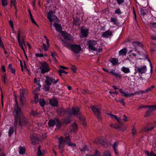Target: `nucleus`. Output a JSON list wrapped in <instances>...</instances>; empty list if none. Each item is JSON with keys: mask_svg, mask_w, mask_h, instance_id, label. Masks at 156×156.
Here are the masks:
<instances>
[{"mask_svg": "<svg viewBox=\"0 0 156 156\" xmlns=\"http://www.w3.org/2000/svg\"><path fill=\"white\" fill-rule=\"evenodd\" d=\"M13 114L15 118L14 126L15 127H16L18 122L21 126L24 125H29V122L24 118L21 109L18 107V104L16 101Z\"/></svg>", "mask_w": 156, "mask_h": 156, "instance_id": "1", "label": "nucleus"}, {"mask_svg": "<svg viewBox=\"0 0 156 156\" xmlns=\"http://www.w3.org/2000/svg\"><path fill=\"white\" fill-rule=\"evenodd\" d=\"M65 139V140H64L63 137L62 136L58 138V146L59 149H62L64 147L65 143H67L68 146L72 147H75L76 146L75 144L70 142V139L69 136H66Z\"/></svg>", "mask_w": 156, "mask_h": 156, "instance_id": "2", "label": "nucleus"}, {"mask_svg": "<svg viewBox=\"0 0 156 156\" xmlns=\"http://www.w3.org/2000/svg\"><path fill=\"white\" fill-rule=\"evenodd\" d=\"M80 109L77 107L76 108H73L72 109L69 110L67 111V112L70 115H76L77 117L82 120L84 122V118L82 117L79 112Z\"/></svg>", "mask_w": 156, "mask_h": 156, "instance_id": "3", "label": "nucleus"}, {"mask_svg": "<svg viewBox=\"0 0 156 156\" xmlns=\"http://www.w3.org/2000/svg\"><path fill=\"white\" fill-rule=\"evenodd\" d=\"M135 72L134 73L135 75H136L137 73H139V75L138 76H137V78L138 79H141V75L146 73L147 70L146 66H136L135 68Z\"/></svg>", "mask_w": 156, "mask_h": 156, "instance_id": "4", "label": "nucleus"}, {"mask_svg": "<svg viewBox=\"0 0 156 156\" xmlns=\"http://www.w3.org/2000/svg\"><path fill=\"white\" fill-rule=\"evenodd\" d=\"M87 45L90 50L97 51L98 45L97 41L93 40L89 41L87 42Z\"/></svg>", "mask_w": 156, "mask_h": 156, "instance_id": "5", "label": "nucleus"}, {"mask_svg": "<svg viewBox=\"0 0 156 156\" xmlns=\"http://www.w3.org/2000/svg\"><path fill=\"white\" fill-rule=\"evenodd\" d=\"M47 17L50 22L51 27L52 28L53 22H57L58 18L52 11H50L48 14Z\"/></svg>", "mask_w": 156, "mask_h": 156, "instance_id": "6", "label": "nucleus"}, {"mask_svg": "<svg viewBox=\"0 0 156 156\" xmlns=\"http://www.w3.org/2000/svg\"><path fill=\"white\" fill-rule=\"evenodd\" d=\"M17 39L19 43V45L23 50L25 56L27 57V56L25 54V51L23 47V45H24L25 46H26V44L24 42V41L23 39L22 38L21 39L20 32V30H19L18 31Z\"/></svg>", "mask_w": 156, "mask_h": 156, "instance_id": "7", "label": "nucleus"}, {"mask_svg": "<svg viewBox=\"0 0 156 156\" xmlns=\"http://www.w3.org/2000/svg\"><path fill=\"white\" fill-rule=\"evenodd\" d=\"M20 99L21 104L22 105H24L26 104V98L24 96V94L26 93L27 90L24 89H20Z\"/></svg>", "mask_w": 156, "mask_h": 156, "instance_id": "8", "label": "nucleus"}, {"mask_svg": "<svg viewBox=\"0 0 156 156\" xmlns=\"http://www.w3.org/2000/svg\"><path fill=\"white\" fill-rule=\"evenodd\" d=\"M41 66L40 67L41 70V72L42 74H44L45 73L48 72L50 69L48 64L46 62H44L41 63Z\"/></svg>", "mask_w": 156, "mask_h": 156, "instance_id": "9", "label": "nucleus"}, {"mask_svg": "<svg viewBox=\"0 0 156 156\" xmlns=\"http://www.w3.org/2000/svg\"><path fill=\"white\" fill-rule=\"evenodd\" d=\"M91 108L94 114L97 117L98 119H101V113L99 109L98 108L97 106H92Z\"/></svg>", "mask_w": 156, "mask_h": 156, "instance_id": "10", "label": "nucleus"}, {"mask_svg": "<svg viewBox=\"0 0 156 156\" xmlns=\"http://www.w3.org/2000/svg\"><path fill=\"white\" fill-rule=\"evenodd\" d=\"M131 44L132 45L130 46V48L133 49H135V51L136 53L140 54V52L139 51L137 50L136 48L138 46H141L142 45L141 43L138 41H132Z\"/></svg>", "mask_w": 156, "mask_h": 156, "instance_id": "11", "label": "nucleus"}, {"mask_svg": "<svg viewBox=\"0 0 156 156\" xmlns=\"http://www.w3.org/2000/svg\"><path fill=\"white\" fill-rule=\"evenodd\" d=\"M71 48L75 54H78L81 50L80 46L76 44H71Z\"/></svg>", "mask_w": 156, "mask_h": 156, "instance_id": "12", "label": "nucleus"}, {"mask_svg": "<svg viewBox=\"0 0 156 156\" xmlns=\"http://www.w3.org/2000/svg\"><path fill=\"white\" fill-rule=\"evenodd\" d=\"M94 142L97 144H103L106 142L105 139L103 136H101L97 138L94 141Z\"/></svg>", "mask_w": 156, "mask_h": 156, "instance_id": "13", "label": "nucleus"}, {"mask_svg": "<svg viewBox=\"0 0 156 156\" xmlns=\"http://www.w3.org/2000/svg\"><path fill=\"white\" fill-rule=\"evenodd\" d=\"M62 36L66 39L69 41H73V37L72 35L68 33L61 31Z\"/></svg>", "mask_w": 156, "mask_h": 156, "instance_id": "14", "label": "nucleus"}, {"mask_svg": "<svg viewBox=\"0 0 156 156\" xmlns=\"http://www.w3.org/2000/svg\"><path fill=\"white\" fill-rule=\"evenodd\" d=\"M112 32L110 30H108L104 32H103L102 34V36L103 37L108 38L109 37L112 36Z\"/></svg>", "mask_w": 156, "mask_h": 156, "instance_id": "15", "label": "nucleus"}, {"mask_svg": "<svg viewBox=\"0 0 156 156\" xmlns=\"http://www.w3.org/2000/svg\"><path fill=\"white\" fill-rule=\"evenodd\" d=\"M88 30L87 29L81 28V33L82 36L81 37H86L88 34Z\"/></svg>", "mask_w": 156, "mask_h": 156, "instance_id": "16", "label": "nucleus"}, {"mask_svg": "<svg viewBox=\"0 0 156 156\" xmlns=\"http://www.w3.org/2000/svg\"><path fill=\"white\" fill-rule=\"evenodd\" d=\"M53 25L56 29V30L58 32H60L62 34L61 31H63L62 30V28L61 25L57 23L56 22H55V23Z\"/></svg>", "mask_w": 156, "mask_h": 156, "instance_id": "17", "label": "nucleus"}, {"mask_svg": "<svg viewBox=\"0 0 156 156\" xmlns=\"http://www.w3.org/2000/svg\"><path fill=\"white\" fill-rule=\"evenodd\" d=\"M49 103L52 106H56L58 103V101L55 99L53 98L49 100Z\"/></svg>", "mask_w": 156, "mask_h": 156, "instance_id": "18", "label": "nucleus"}, {"mask_svg": "<svg viewBox=\"0 0 156 156\" xmlns=\"http://www.w3.org/2000/svg\"><path fill=\"white\" fill-rule=\"evenodd\" d=\"M38 139V137H37L35 135H34L31 137L30 140L32 143L34 144L37 141Z\"/></svg>", "mask_w": 156, "mask_h": 156, "instance_id": "19", "label": "nucleus"}, {"mask_svg": "<svg viewBox=\"0 0 156 156\" xmlns=\"http://www.w3.org/2000/svg\"><path fill=\"white\" fill-rule=\"evenodd\" d=\"M70 131L72 132H75L77 130V127L76 124L75 123H73L70 126Z\"/></svg>", "mask_w": 156, "mask_h": 156, "instance_id": "20", "label": "nucleus"}, {"mask_svg": "<svg viewBox=\"0 0 156 156\" xmlns=\"http://www.w3.org/2000/svg\"><path fill=\"white\" fill-rule=\"evenodd\" d=\"M110 117L112 118H115L119 124L121 123V119L120 118L118 117L116 115L112 114H109Z\"/></svg>", "mask_w": 156, "mask_h": 156, "instance_id": "21", "label": "nucleus"}, {"mask_svg": "<svg viewBox=\"0 0 156 156\" xmlns=\"http://www.w3.org/2000/svg\"><path fill=\"white\" fill-rule=\"evenodd\" d=\"M121 70L124 73H127L130 72V71L129 68L123 66L121 68Z\"/></svg>", "mask_w": 156, "mask_h": 156, "instance_id": "22", "label": "nucleus"}, {"mask_svg": "<svg viewBox=\"0 0 156 156\" xmlns=\"http://www.w3.org/2000/svg\"><path fill=\"white\" fill-rule=\"evenodd\" d=\"M109 60L113 65H115L118 62V59L116 58H111Z\"/></svg>", "mask_w": 156, "mask_h": 156, "instance_id": "23", "label": "nucleus"}, {"mask_svg": "<svg viewBox=\"0 0 156 156\" xmlns=\"http://www.w3.org/2000/svg\"><path fill=\"white\" fill-rule=\"evenodd\" d=\"M126 52V49L124 48L121 49L119 51V55H125Z\"/></svg>", "mask_w": 156, "mask_h": 156, "instance_id": "24", "label": "nucleus"}, {"mask_svg": "<svg viewBox=\"0 0 156 156\" xmlns=\"http://www.w3.org/2000/svg\"><path fill=\"white\" fill-rule=\"evenodd\" d=\"M26 151L25 148L24 147H20L19 148V152L20 154H23L25 153Z\"/></svg>", "mask_w": 156, "mask_h": 156, "instance_id": "25", "label": "nucleus"}, {"mask_svg": "<svg viewBox=\"0 0 156 156\" xmlns=\"http://www.w3.org/2000/svg\"><path fill=\"white\" fill-rule=\"evenodd\" d=\"M55 123V121L53 120H51L48 122V126L51 127L54 126Z\"/></svg>", "mask_w": 156, "mask_h": 156, "instance_id": "26", "label": "nucleus"}, {"mask_svg": "<svg viewBox=\"0 0 156 156\" xmlns=\"http://www.w3.org/2000/svg\"><path fill=\"white\" fill-rule=\"evenodd\" d=\"M36 90H34L33 93L34 95V98L35 99V101L36 104L38 101V96L37 93L35 92Z\"/></svg>", "mask_w": 156, "mask_h": 156, "instance_id": "27", "label": "nucleus"}, {"mask_svg": "<svg viewBox=\"0 0 156 156\" xmlns=\"http://www.w3.org/2000/svg\"><path fill=\"white\" fill-rule=\"evenodd\" d=\"M10 5L11 6H14L15 8L16 11H17L16 0H11Z\"/></svg>", "mask_w": 156, "mask_h": 156, "instance_id": "28", "label": "nucleus"}, {"mask_svg": "<svg viewBox=\"0 0 156 156\" xmlns=\"http://www.w3.org/2000/svg\"><path fill=\"white\" fill-rule=\"evenodd\" d=\"M52 80L51 78L46 77V80L45 81V83L46 84L50 85L52 83Z\"/></svg>", "mask_w": 156, "mask_h": 156, "instance_id": "29", "label": "nucleus"}, {"mask_svg": "<svg viewBox=\"0 0 156 156\" xmlns=\"http://www.w3.org/2000/svg\"><path fill=\"white\" fill-rule=\"evenodd\" d=\"M118 144L117 142H115L113 145V147L114 149V151L115 153H117V148L118 147Z\"/></svg>", "mask_w": 156, "mask_h": 156, "instance_id": "30", "label": "nucleus"}, {"mask_svg": "<svg viewBox=\"0 0 156 156\" xmlns=\"http://www.w3.org/2000/svg\"><path fill=\"white\" fill-rule=\"evenodd\" d=\"M37 153L38 156H43V154L41 151V146H39L38 147V151Z\"/></svg>", "mask_w": 156, "mask_h": 156, "instance_id": "31", "label": "nucleus"}, {"mask_svg": "<svg viewBox=\"0 0 156 156\" xmlns=\"http://www.w3.org/2000/svg\"><path fill=\"white\" fill-rule=\"evenodd\" d=\"M39 103L41 106L43 107L45 104V101L43 99H41L39 101Z\"/></svg>", "mask_w": 156, "mask_h": 156, "instance_id": "32", "label": "nucleus"}, {"mask_svg": "<svg viewBox=\"0 0 156 156\" xmlns=\"http://www.w3.org/2000/svg\"><path fill=\"white\" fill-rule=\"evenodd\" d=\"M51 55L55 59V61H56V58L57 57V55L56 53L55 52H53L51 53Z\"/></svg>", "mask_w": 156, "mask_h": 156, "instance_id": "33", "label": "nucleus"}, {"mask_svg": "<svg viewBox=\"0 0 156 156\" xmlns=\"http://www.w3.org/2000/svg\"><path fill=\"white\" fill-rule=\"evenodd\" d=\"M13 132H14L13 128L12 127H10L9 130V132H8L9 135V136H11L12 135V134H13Z\"/></svg>", "mask_w": 156, "mask_h": 156, "instance_id": "34", "label": "nucleus"}, {"mask_svg": "<svg viewBox=\"0 0 156 156\" xmlns=\"http://www.w3.org/2000/svg\"><path fill=\"white\" fill-rule=\"evenodd\" d=\"M49 42L48 44H47V45H46L44 43L43 44V46L44 48V50L45 51H47L48 50V48H49Z\"/></svg>", "mask_w": 156, "mask_h": 156, "instance_id": "35", "label": "nucleus"}, {"mask_svg": "<svg viewBox=\"0 0 156 156\" xmlns=\"http://www.w3.org/2000/svg\"><path fill=\"white\" fill-rule=\"evenodd\" d=\"M63 45L68 48H71V45L66 42H64L63 43Z\"/></svg>", "mask_w": 156, "mask_h": 156, "instance_id": "36", "label": "nucleus"}, {"mask_svg": "<svg viewBox=\"0 0 156 156\" xmlns=\"http://www.w3.org/2000/svg\"><path fill=\"white\" fill-rule=\"evenodd\" d=\"M58 72L59 73V75L60 76H61V74L63 73H65L66 74H68V73L67 72H66L65 71L62 69H59L58 70Z\"/></svg>", "mask_w": 156, "mask_h": 156, "instance_id": "37", "label": "nucleus"}, {"mask_svg": "<svg viewBox=\"0 0 156 156\" xmlns=\"http://www.w3.org/2000/svg\"><path fill=\"white\" fill-rule=\"evenodd\" d=\"M111 22L114 23V24H116L117 23V19L114 18H111Z\"/></svg>", "mask_w": 156, "mask_h": 156, "instance_id": "38", "label": "nucleus"}, {"mask_svg": "<svg viewBox=\"0 0 156 156\" xmlns=\"http://www.w3.org/2000/svg\"><path fill=\"white\" fill-rule=\"evenodd\" d=\"M2 3L4 7L6 6L7 5V0H2Z\"/></svg>", "mask_w": 156, "mask_h": 156, "instance_id": "39", "label": "nucleus"}, {"mask_svg": "<svg viewBox=\"0 0 156 156\" xmlns=\"http://www.w3.org/2000/svg\"><path fill=\"white\" fill-rule=\"evenodd\" d=\"M132 134L133 135H135L136 134V130L134 126H133L132 129Z\"/></svg>", "mask_w": 156, "mask_h": 156, "instance_id": "40", "label": "nucleus"}, {"mask_svg": "<svg viewBox=\"0 0 156 156\" xmlns=\"http://www.w3.org/2000/svg\"><path fill=\"white\" fill-rule=\"evenodd\" d=\"M87 149V147L86 145L83 146L82 148L80 147V149L81 151H85Z\"/></svg>", "mask_w": 156, "mask_h": 156, "instance_id": "41", "label": "nucleus"}, {"mask_svg": "<svg viewBox=\"0 0 156 156\" xmlns=\"http://www.w3.org/2000/svg\"><path fill=\"white\" fill-rule=\"evenodd\" d=\"M135 94L134 93H132L131 94H129L128 92H126L125 93L124 95L127 97H130L134 95Z\"/></svg>", "mask_w": 156, "mask_h": 156, "instance_id": "42", "label": "nucleus"}, {"mask_svg": "<svg viewBox=\"0 0 156 156\" xmlns=\"http://www.w3.org/2000/svg\"><path fill=\"white\" fill-rule=\"evenodd\" d=\"M104 156H111V154L109 151H105L103 154Z\"/></svg>", "mask_w": 156, "mask_h": 156, "instance_id": "43", "label": "nucleus"}, {"mask_svg": "<svg viewBox=\"0 0 156 156\" xmlns=\"http://www.w3.org/2000/svg\"><path fill=\"white\" fill-rule=\"evenodd\" d=\"M149 26L151 28H156V23L154 22L150 23Z\"/></svg>", "mask_w": 156, "mask_h": 156, "instance_id": "44", "label": "nucleus"}, {"mask_svg": "<svg viewBox=\"0 0 156 156\" xmlns=\"http://www.w3.org/2000/svg\"><path fill=\"white\" fill-rule=\"evenodd\" d=\"M152 111L150 108L148 111L147 112V113L145 114V116L147 117L149 116L151 114Z\"/></svg>", "mask_w": 156, "mask_h": 156, "instance_id": "45", "label": "nucleus"}, {"mask_svg": "<svg viewBox=\"0 0 156 156\" xmlns=\"http://www.w3.org/2000/svg\"><path fill=\"white\" fill-rule=\"evenodd\" d=\"M154 87V86H152L151 87H149L148 88H147L146 91L147 92H149L150 91H151L153 89Z\"/></svg>", "mask_w": 156, "mask_h": 156, "instance_id": "46", "label": "nucleus"}, {"mask_svg": "<svg viewBox=\"0 0 156 156\" xmlns=\"http://www.w3.org/2000/svg\"><path fill=\"white\" fill-rule=\"evenodd\" d=\"M156 126V123H154V125L153 126L151 127L148 128L147 129V131H150L152 129H153Z\"/></svg>", "mask_w": 156, "mask_h": 156, "instance_id": "47", "label": "nucleus"}, {"mask_svg": "<svg viewBox=\"0 0 156 156\" xmlns=\"http://www.w3.org/2000/svg\"><path fill=\"white\" fill-rule=\"evenodd\" d=\"M9 25H10L12 29L13 30H14L13 25L12 21L11 20H9Z\"/></svg>", "mask_w": 156, "mask_h": 156, "instance_id": "48", "label": "nucleus"}, {"mask_svg": "<svg viewBox=\"0 0 156 156\" xmlns=\"http://www.w3.org/2000/svg\"><path fill=\"white\" fill-rule=\"evenodd\" d=\"M50 85L46 84L45 85L44 89L46 90H48L50 89Z\"/></svg>", "mask_w": 156, "mask_h": 156, "instance_id": "49", "label": "nucleus"}, {"mask_svg": "<svg viewBox=\"0 0 156 156\" xmlns=\"http://www.w3.org/2000/svg\"><path fill=\"white\" fill-rule=\"evenodd\" d=\"M52 82L54 84L56 83H57L58 81V79H57L56 80H55V79H52L51 78Z\"/></svg>", "mask_w": 156, "mask_h": 156, "instance_id": "50", "label": "nucleus"}, {"mask_svg": "<svg viewBox=\"0 0 156 156\" xmlns=\"http://www.w3.org/2000/svg\"><path fill=\"white\" fill-rule=\"evenodd\" d=\"M110 126L112 128H114L116 129L119 128V127L116 125H115L113 124H112L110 125Z\"/></svg>", "mask_w": 156, "mask_h": 156, "instance_id": "51", "label": "nucleus"}, {"mask_svg": "<svg viewBox=\"0 0 156 156\" xmlns=\"http://www.w3.org/2000/svg\"><path fill=\"white\" fill-rule=\"evenodd\" d=\"M30 114L31 115H32L33 116H36L38 114L37 113V112H34V111H32L31 112Z\"/></svg>", "mask_w": 156, "mask_h": 156, "instance_id": "52", "label": "nucleus"}, {"mask_svg": "<svg viewBox=\"0 0 156 156\" xmlns=\"http://www.w3.org/2000/svg\"><path fill=\"white\" fill-rule=\"evenodd\" d=\"M123 120L125 122H126L128 121V119L127 118V117H126V116L125 115H123Z\"/></svg>", "mask_w": 156, "mask_h": 156, "instance_id": "53", "label": "nucleus"}, {"mask_svg": "<svg viewBox=\"0 0 156 156\" xmlns=\"http://www.w3.org/2000/svg\"><path fill=\"white\" fill-rule=\"evenodd\" d=\"M35 55L36 57H43L44 56L43 54L41 53H36L35 54Z\"/></svg>", "mask_w": 156, "mask_h": 156, "instance_id": "54", "label": "nucleus"}, {"mask_svg": "<svg viewBox=\"0 0 156 156\" xmlns=\"http://www.w3.org/2000/svg\"><path fill=\"white\" fill-rule=\"evenodd\" d=\"M71 69L75 73L76 72V69L75 66H72L71 67Z\"/></svg>", "mask_w": 156, "mask_h": 156, "instance_id": "55", "label": "nucleus"}, {"mask_svg": "<svg viewBox=\"0 0 156 156\" xmlns=\"http://www.w3.org/2000/svg\"><path fill=\"white\" fill-rule=\"evenodd\" d=\"M118 101L121 103H122L123 105H125V103L124 102V99L122 98H120L119 99Z\"/></svg>", "mask_w": 156, "mask_h": 156, "instance_id": "56", "label": "nucleus"}, {"mask_svg": "<svg viewBox=\"0 0 156 156\" xmlns=\"http://www.w3.org/2000/svg\"><path fill=\"white\" fill-rule=\"evenodd\" d=\"M30 19L31 20L32 23H33L35 24L37 26V27H38V25L36 23V22L34 20V19L33 17L32 18H31Z\"/></svg>", "mask_w": 156, "mask_h": 156, "instance_id": "57", "label": "nucleus"}, {"mask_svg": "<svg viewBox=\"0 0 156 156\" xmlns=\"http://www.w3.org/2000/svg\"><path fill=\"white\" fill-rule=\"evenodd\" d=\"M150 108L152 111L156 110V105L151 106Z\"/></svg>", "mask_w": 156, "mask_h": 156, "instance_id": "58", "label": "nucleus"}, {"mask_svg": "<svg viewBox=\"0 0 156 156\" xmlns=\"http://www.w3.org/2000/svg\"><path fill=\"white\" fill-rule=\"evenodd\" d=\"M115 76L119 78V79H121L122 77V75L120 74H119L118 73H116L115 75Z\"/></svg>", "mask_w": 156, "mask_h": 156, "instance_id": "59", "label": "nucleus"}, {"mask_svg": "<svg viewBox=\"0 0 156 156\" xmlns=\"http://www.w3.org/2000/svg\"><path fill=\"white\" fill-rule=\"evenodd\" d=\"M115 13L116 14H120L121 13L120 10L119 9H116L115 12Z\"/></svg>", "mask_w": 156, "mask_h": 156, "instance_id": "60", "label": "nucleus"}, {"mask_svg": "<svg viewBox=\"0 0 156 156\" xmlns=\"http://www.w3.org/2000/svg\"><path fill=\"white\" fill-rule=\"evenodd\" d=\"M109 73L112 74L115 76L116 73L114 69H112L109 72Z\"/></svg>", "mask_w": 156, "mask_h": 156, "instance_id": "61", "label": "nucleus"}, {"mask_svg": "<svg viewBox=\"0 0 156 156\" xmlns=\"http://www.w3.org/2000/svg\"><path fill=\"white\" fill-rule=\"evenodd\" d=\"M118 4L120 5L123 3L124 2V0H116Z\"/></svg>", "mask_w": 156, "mask_h": 156, "instance_id": "62", "label": "nucleus"}, {"mask_svg": "<svg viewBox=\"0 0 156 156\" xmlns=\"http://www.w3.org/2000/svg\"><path fill=\"white\" fill-rule=\"evenodd\" d=\"M96 153L94 155H91L90 156H99V154L97 151H96Z\"/></svg>", "mask_w": 156, "mask_h": 156, "instance_id": "63", "label": "nucleus"}, {"mask_svg": "<svg viewBox=\"0 0 156 156\" xmlns=\"http://www.w3.org/2000/svg\"><path fill=\"white\" fill-rule=\"evenodd\" d=\"M150 156H156V154H155L153 152L151 151V152L150 154Z\"/></svg>", "mask_w": 156, "mask_h": 156, "instance_id": "64", "label": "nucleus"}]
</instances>
